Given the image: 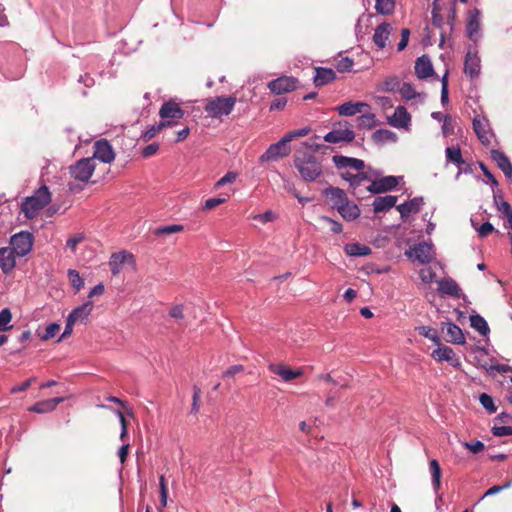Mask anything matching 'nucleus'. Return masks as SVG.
<instances>
[{"label": "nucleus", "instance_id": "obj_31", "mask_svg": "<svg viewBox=\"0 0 512 512\" xmlns=\"http://www.w3.org/2000/svg\"><path fill=\"white\" fill-rule=\"evenodd\" d=\"M464 72L471 78L480 73V59L476 54L468 52L465 57Z\"/></svg>", "mask_w": 512, "mask_h": 512}, {"label": "nucleus", "instance_id": "obj_10", "mask_svg": "<svg viewBox=\"0 0 512 512\" xmlns=\"http://www.w3.org/2000/svg\"><path fill=\"white\" fill-rule=\"evenodd\" d=\"M355 139V133L345 122V128L334 129L324 136V140L329 143L352 142Z\"/></svg>", "mask_w": 512, "mask_h": 512}, {"label": "nucleus", "instance_id": "obj_12", "mask_svg": "<svg viewBox=\"0 0 512 512\" xmlns=\"http://www.w3.org/2000/svg\"><path fill=\"white\" fill-rule=\"evenodd\" d=\"M92 158L94 160L99 159L104 163H111L114 160V151L107 140H99L95 143L94 154Z\"/></svg>", "mask_w": 512, "mask_h": 512}, {"label": "nucleus", "instance_id": "obj_27", "mask_svg": "<svg viewBox=\"0 0 512 512\" xmlns=\"http://www.w3.org/2000/svg\"><path fill=\"white\" fill-rule=\"evenodd\" d=\"M423 204L421 198H414L403 204L396 206V209L401 215L402 219H407L411 214H416L420 211L421 205Z\"/></svg>", "mask_w": 512, "mask_h": 512}, {"label": "nucleus", "instance_id": "obj_11", "mask_svg": "<svg viewBox=\"0 0 512 512\" xmlns=\"http://www.w3.org/2000/svg\"><path fill=\"white\" fill-rule=\"evenodd\" d=\"M268 369L271 373L280 376L285 382L292 381L303 374L301 369L292 370L283 363H271Z\"/></svg>", "mask_w": 512, "mask_h": 512}, {"label": "nucleus", "instance_id": "obj_51", "mask_svg": "<svg viewBox=\"0 0 512 512\" xmlns=\"http://www.w3.org/2000/svg\"><path fill=\"white\" fill-rule=\"evenodd\" d=\"M159 487H160V503L163 507L167 505L168 499V487L166 484V479L163 475L159 478Z\"/></svg>", "mask_w": 512, "mask_h": 512}, {"label": "nucleus", "instance_id": "obj_5", "mask_svg": "<svg viewBox=\"0 0 512 512\" xmlns=\"http://www.w3.org/2000/svg\"><path fill=\"white\" fill-rule=\"evenodd\" d=\"M95 169V160L93 158H83L71 165L70 175L77 181L88 182Z\"/></svg>", "mask_w": 512, "mask_h": 512}, {"label": "nucleus", "instance_id": "obj_32", "mask_svg": "<svg viewBox=\"0 0 512 512\" xmlns=\"http://www.w3.org/2000/svg\"><path fill=\"white\" fill-rule=\"evenodd\" d=\"M369 105L365 102H346L337 107L339 115L342 116H353L357 113L363 112L364 108H368Z\"/></svg>", "mask_w": 512, "mask_h": 512}, {"label": "nucleus", "instance_id": "obj_42", "mask_svg": "<svg viewBox=\"0 0 512 512\" xmlns=\"http://www.w3.org/2000/svg\"><path fill=\"white\" fill-rule=\"evenodd\" d=\"M358 127L363 129H371L376 125V117L373 113H364L357 119Z\"/></svg>", "mask_w": 512, "mask_h": 512}, {"label": "nucleus", "instance_id": "obj_45", "mask_svg": "<svg viewBox=\"0 0 512 512\" xmlns=\"http://www.w3.org/2000/svg\"><path fill=\"white\" fill-rule=\"evenodd\" d=\"M184 227L182 225H169V226H163L159 227L155 230L156 235H170L173 233L182 232Z\"/></svg>", "mask_w": 512, "mask_h": 512}, {"label": "nucleus", "instance_id": "obj_44", "mask_svg": "<svg viewBox=\"0 0 512 512\" xmlns=\"http://www.w3.org/2000/svg\"><path fill=\"white\" fill-rule=\"evenodd\" d=\"M479 401L481 405L489 412V413H495L497 410V407L494 405L493 398L486 394L482 393L479 397Z\"/></svg>", "mask_w": 512, "mask_h": 512}, {"label": "nucleus", "instance_id": "obj_25", "mask_svg": "<svg viewBox=\"0 0 512 512\" xmlns=\"http://www.w3.org/2000/svg\"><path fill=\"white\" fill-rule=\"evenodd\" d=\"M128 260H131L133 262V255L127 253L126 251L113 253L109 261V266L112 274L118 275L122 269L123 264Z\"/></svg>", "mask_w": 512, "mask_h": 512}, {"label": "nucleus", "instance_id": "obj_7", "mask_svg": "<svg viewBox=\"0 0 512 512\" xmlns=\"http://www.w3.org/2000/svg\"><path fill=\"white\" fill-rule=\"evenodd\" d=\"M185 115L184 110L175 101L164 102L159 110L160 122L173 121V125Z\"/></svg>", "mask_w": 512, "mask_h": 512}, {"label": "nucleus", "instance_id": "obj_52", "mask_svg": "<svg viewBox=\"0 0 512 512\" xmlns=\"http://www.w3.org/2000/svg\"><path fill=\"white\" fill-rule=\"evenodd\" d=\"M245 370L243 365H232L222 372L221 377L223 379L234 378L237 374L243 372Z\"/></svg>", "mask_w": 512, "mask_h": 512}, {"label": "nucleus", "instance_id": "obj_8", "mask_svg": "<svg viewBox=\"0 0 512 512\" xmlns=\"http://www.w3.org/2000/svg\"><path fill=\"white\" fill-rule=\"evenodd\" d=\"M297 79L290 76H281L268 83V88L274 94L281 95L296 88Z\"/></svg>", "mask_w": 512, "mask_h": 512}, {"label": "nucleus", "instance_id": "obj_17", "mask_svg": "<svg viewBox=\"0 0 512 512\" xmlns=\"http://www.w3.org/2000/svg\"><path fill=\"white\" fill-rule=\"evenodd\" d=\"M332 160L338 169L351 168L356 171H361L365 168L364 161L357 158L335 155L333 156Z\"/></svg>", "mask_w": 512, "mask_h": 512}, {"label": "nucleus", "instance_id": "obj_29", "mask_svg": "<svg viewBox=\"0 0 512 512\" xmlns=\"http://www.w3.org/2000/svg\"><path fill=\"white\" fill-rule=\"evenodd\" d=\"M480 29V11L478 9L470 10L468 13V22L466 26L467 35L471 40H475Z\"/></svg>", "mask_w": 512, "mask_h": 512}, {"label": "nucleus", "instance_id": "obj_30", "mask_svg": "<svg viewBox=\"0 0 512 512\" xmlns=\"http://www.w3.org/2000/svg\"><path fill=\"white\" fill-rule=\"evenodd\" d=\"M92 310L93 303L91 301H87L81 306H78L75 309H73L72 312L69 314L68 318L71 320V322H74L75 324L78 322H83L91 314Z\"/></svg>", "mask_w": 512, "mask_h": 512}, {"label": "nucleus", "instance_id": "obj_47", "mask_svg": "<svg viewBox=\"0 0 512 512\" xmlns=\"http://www.w3.org/2000/svg\"><path fill=\"white\" fill-rule=\"evenodd\" d=\"M400 85L399 79L396 76L387 77L382 83V90L385 92H392Z\"/></svg>", "mask_w": 512, "mask_h": 512}, {"label": "nucleus", "instance_id": "obj_57", "mask_svg": "<svg viewBox=\"0 0 512 512\" xmlns=\"http://www.w3.org/2000/svg\"><path fill=\"white\" fill-rule=\"evenodd\" d=\"M193 390H194V392H193V403H192V407H191V413L197 414L199 411V408H200L199 402H200L201 390L197 386H194Z\"/></svg>", "mask_w": 512, "mask_h": 512}, {"label": "nucleus", "instance_id": "obj_53", "mask_svg": "<svg viewBox=\"0 0 512 512\" xmlns=\"http://www.w3.org/2000/svg\"><path fill=\"white\" fill-rule=\"evenodd\" d=\"M169 316L177 321L184 319V306L181 304L174 305L169 310Z\"/></svg>", "mask_w": 512, "mask_h": 512}, {"label": "nucleus", "instance_id": "obj_60", "mask_svg": "<svg viewBox=\"0 0 512 512\" xmlns=\"http://www.w3.org/2000/svg\"><path fill=\"white\" fill-rule=\"evenodd\" d=\"M409 37H410V30L408 28H403L401 30V40L397 46L398 51H403L407 47L408 42H409Z\"/></svg>", "mask_w": 512, "mask_h": 512}, {"label": "nucleus", "instance_id": "obj_37", "mask_svg": "<svg viewBox=\"0 0 512 512\" xmlns=\"http://www.w3.org/2000/svg\"><path fill=\"white\" fill-rule=\"evenodd\" d=\"M345 252L349 256H353V257L367 256L371 253V249H370V247H368L366 245H362L359 243H352V244H347L345 246Z\"/></svg>", "mask_w": 512, "mask_h": 512}, {"label": "nucleus", "instance_id": "obj_18", "mask_svg": "<svg viewBox=\"0 0 512 512\" xmlns=\"http://www.w3.org/2000/svg\"><path fill=\"white\" fill-rule=\"evenodd\" d=\"M438 291L442 295L459 298L462 294L461 288L452 278H442L438 281Z\"/></svg>", "mask_w": 512, "mask_h": 512}, {"label": "nucleus", "instance_id": "obj_13", "mask_svg": "<svg viewBox=\"0 0 512 512\" xmlns=\"http://www.w3.org/2000/svg\"><path fill=\"white\" fill-rule=\"evenodd\" d=\"M392 31L393 27L387 22H383L376 27L372 40L378 49L382 50L387 46Z\"/></svg>", "mask_w": 512, "mask_h": 512}, {"label": "nucleus", "instance_id": "obj_19", "mask_svg": "<svg viewBox=\"0 0 512 512\" xmlns=\"http://www.w3.org/2000/svg\"><path fill=\"white\" fill-rule=\"evenodd\" d=\"M323 194L329 198L332 208L337 211L348 200L345 191L337 187H328L323 191Z\"/></svg>", "mask_w": 512, "mask_h": 512}, {"label": "nucleus", "instance_id": "obj_1", "mask_svg": "<svg viewBox=\"0 0 512 512\" xmlns=\"http://www.w3.org/2000/svg\"><path fill=\"white\" fill-rule=\"evenodd\" d=\"M310 128L305 127L286 133L277 143L271 144L266 152L259 158L260 163L278 161L291 153L289 143L298 137L308 135Z\"/></svg>", "mask_w": 512, "mask_h": 512}, {"label": "nucleus", "instance_id": "obj_26", "mask_svg": "<svg viewBox=\"0 0 512 512\" xmlns=\"http://www.w3.org/2000/svg\"><path fill=\"white\" fill-rule=\"evenodd\" d=\"M491 158L497 163L505 176L510 179L512 177V163L509 158L502 151L496 149L491 151Z\"/></svg>", "mask_w": 512, "mask_h": 512}, {"label": "nucleus", "instance_id": "obj_64", "mask_svg": "<svg viewBox=\"0 0 512 512\" xmlns=\"http://www.w3.org/2000/svg\"><path fill=\"white\" fill-rule=\"evenodd\" d=\"M436 276V273L431 268L422 269L420 271V278L424 283H430Z\"/></svg>", "mask_w": 512, "mask_h": 512}, {"label": "nucleus", "instance_id": "obj_4", "mask_svg": "<svg viewBox=\"0 0 512 512\" xmlns=\"http://www.w3.org/2000/svg\"><path fill=\"white\" fill-rule=\"evenodd\" d=\"M236 104V97L228 96V97H215L211 99H207L206 104L204 106L205 111L209 116L213 118H219L224 115H229L234 106Z\"/></svg>", "mask_w": 512, "mask_h": 512}, {"label": "nucleus", "instance_id": "obj_23", "mask_svg": "<svg viewBox=\"0 0 512 512\" xmlns=\"http://www.w3.org/2000/svg\"><path fill=\"white\" fill-rule=\"evenodd\" d=\"M410 121L411 116L403 106H398L389 118V124L396 128H406Z\"/></svg>", "mask_w": 512, "mask_h": 512}, {"label": "nucleus", "instance_id": "obj_50", "mask_svg": "<svg viewBox=\"0 0 512 512\" xmlns=\"http://www.w3.org/2000/svg\"><path fill=\"white\" fill-rule=\"evenodd\" d=\"M399 92L401 96L407 100H411L416 97V91L410 83H403L399 88Z\"/></svg>", "mask_w": 512, "mask_h": 512}, {"label": "nucleus", "instance_id": "obj_55", "mask_svg": "<svg viewBox=\"0 0 512 512\" xmlns=\"http://www.w3.org/2000/svg\"><path fill=\"white\" fill-rule=\"evenodd\" d=\"M60 330V325L57 323H52L46 327L45 334L42 336L43 340H49L56 336V334Z\"/></svg>", "mask_w": 512, "mask_h": 512}, {"label": "nucleus", "instance_id": "obj_38", "mask_svg": "<svg viewBox=\"0 0 512 512\" xmlns=\"http://www.w3.org/2000/svg\"><path fill=\"white\" fill-rule=\"evenodd\" d=\"M429 468L432 474V482L433 486L436 490H438L441 486V468L440 464L436 459H433L429 462Z\"/></svg>", "mask_w": 512, "mask_h": 512}, {"label": "nucleus", "instance_id": "obj_59", "mask_svg": "<svg viewBox=\"0 0 512 512\" xmlns=\"http://www.w3.org/2000/svg\"><path fill=\"white\" fill-rule=\"evenodd\" d=\"M492 433L494 436H497V437L512 435V427L511 426H494L492 428Z\"/></svg>", "mask_w": 512, "mask_h": 512}, {"label": "nucleus", "instance_id": "obj_46", "mask_svg": "<svg viewBox=\"0 0 512 512\" xmlns=\"http://www.w3.org/2000/svg\"><path fill=\"white\" fill-rule=\"evenodd\" d=\"M393 137L394 133L386 129L377 130L372 135L373 141L377 143L391 140Z\"/></svg>", "mask_w": 512, "mask_h": 512}, {"label": "nucleus", "instance_id": "obj_14", "mask_svg": "<svg viewBox=\"0 0 512 512\" xmlns=\"http://www.w3.org/2000/svg\"><path fill=\"white\" fill-rule=\"evenodd\" d=\"M473 129L483 145L490 144L489 123L485 117L475 116L473 119Z\"/></svg>", "mask_w": 512, "mask_h": 512}, {"label": "nucleus", "instance_id": "obj_15", "mask_svg": "<svg viewBox=\"0 0 512 512\" xmlns=\"http://www.w3.org/2000/svg\"><path fill=\"white\" fill-rule=\"evenodd\" d=\"M16 256L10 247L0 248V269L4 274H9L15 268Z\"/></svg>", "mask_w": 512, "mask_h": 512}, {"label": "nucleus", "instance_id": "obj_2", "mask_svg": "<svg viewBox=\"0 0 512 512\" xmlns=\"http://www.w3.org/2000/svg\"><path fill=\"white\" fill-rule=\"evenodd\" d=\"M294 165L302 179L307 182L315 181L322 174V165L311 153L296 152Z\"/></svg>", "mask_w": 512, "mask_h": 512}, {"label": "nucleus", "instance_id": "obj_3", "mask_svg": "<svg viewBox=\"0 0 512 512\" xmlns=\"http://www.w3.org/2000/svg\"><path fill=\"white\" fill-rule=\"evenodd\" d=\"M51 202V193L47 186H41L35 193L27 197L21 205V211L28 219H33L39 211Z\"/></svg>", "mask_w": 512, "mask_h": 512}, {"label": "nucleus", "instance_id": "obj_36", "mask_svg": "<svg viewBox=\"0 0 512 512\" xmlns=\"http://www.w3.org/2000/svg\"><path fill=\"white\" fill-rule=\"evenodd\" d=\"M470 325L483 336H486L490 332L486 320L479 314L470 316Z\"/></svg>", "mask_w": 512, "mask_h": 512}, {"label": "nucleus", "instance_id": "obj_21", "mask_svg": "<svg viewBox=\"0 0 512 512\" xmlns=\"http://www.w3.org/2000/svg\"><path fill=\"white\" fill-rule=\"evenodd\" d=\"M413 252L416 260L422 264H428L434 259V252L432 245L421 242L414 246Z\"/></svg>", "mask_w": 512, "mask_h": 512}, {"label": "nucleus", "instance_id": "obj_48", "mask_svg": "<svg viewBox=\"0 0 512 512\" xmlns=\"http://www.w3.org/2000/svg\"><path fill=\"white\" fill-rule=\"evenodd\" d=\"M69 281L71 285L79 291L84 286V281L80 277L79 273L76 270L68 271Z\"/></svg>", "mask_w": 512, "mask_h": 512}, {"label": "nucleus", "instance_id": "obj_56", "mask_svg": "<svg viewBox=\"0 0 512 512\" xmlns=\"http://www.w3.org/2000/svg\"><path fill=\"white\" fill-rule=\"evenodd\" d=\"M369 177L367 175V173L363 172L362 170L361 171H358L357 174H354V176L352 177V181H353V184H352V188L353 189H356L357 187H359L363 182L365 181H369Z\"/></svg>", "mask_w": 512, "mask_h": 512}, {"label": "nucleus", "instance_id": "obj_62", "mask_svg": "<svg viewBox=\"0 0 512 512\" xmlns=\"http://www.w3.org/2000/svg\"><path fill=\"white\" fill-rule=\"evenodd\" d=\"M35 380H36L35 377H31V378L27 379L26 381H24L22 384L16 385V386L12 387L10 392L12 394H15V393H18V392H24V391H26L31 386V384Z\"/></svg>", "mask_w": 512, "mask_h": 512}, {"label": "nucleus", "instance_id": "obj_33", "mask_svg": "<svg viewBox=\"0 0 512 512\" xmlns=\"http://www.w3.org/2000/svg\"><path fill=\"white\" fill-rule=\"evenodd\" d=\"M335 78L336 73L334 70L322 67L315 68L314 84L317 87L324 86L332 82Z\"/></svg>", "mask_w": 512, "mask_h": 512}, {"label": "nucleus", "instance_id": "obj_39", "mask_svg": "<svg viewBox=\"0 0 512 512\" xmlns=\"http://www.w3.org/2000/svg\"><path fill=\"white\" fill-rule=\"evenodd\" d=\"M375 9L379 14L390 15L395 10V0H375Z\"/></svg>", "mask_w": 512, "mask_h": 512}, {"label": "nucleus", "instance_id": "obj_49", "mask_svg": "<svg viewBox=\"0 0 512 512\" xmlns=\"http://www.w3.org/2000/svg\"><path fill=\"white\" fill-rule=\"evenodd\" d=\"M228 199V195L224 197L209 198L204 202L203 210H212L215 207L225 203Z\"/></svg>", "mask_w": 512, "mask_h": 512}, {"label": "nucleus", "instance_id": "obj_9", "mask_svg": "<svg viewBox=\"0 0 512 512\" xmlns=\"http://www.w3.org/2000/svg\"><path fill=\"white\" fill-rule=\"evenodd\" d=\"M398 185V178L395 176H385L374 180L367 187V191L372 194H380L394 189Z\"/></svg>", "mask_w": 512, "mask_h": 512}, {"label": "nucleus", "instance_id": "obj_54", "mask_svg": "<svg viewBox=\"0 0 512 512\" xmlns=\"http://www.w3.org/2000/svg\"><path fill=\"white\" fill-rule=\"evenodd\" d=\"M353 66V60L349 57H343L337 62V70L339 72L350 71Z\"/></svg>", "mask_w": 512, "mask_h": 512}, {"label": "nucleus", "instance_id": "obj_20", "mask_svg": "<svg viewBox=\"0 0 512 512\" xmlns=\"http://www.w3.org/2000/svg\"><path fill=\"white\" fill-rule=\"evenodd\" d=\"M64 401L63 397H56L52 399L42 400L36 402L34 405L28 408V411L39 414L52 412L56 407Z\"/></svg>", "mask_w": 512, "mask_h": 512}, {"label": "nucleus", "instance_id": "obj_16", "mask_svg": "<svg viewBox=\"0 0 512 512\" xmlns=\"http://www.w3.org/2000/svg\"><path fill=\"white\" fill-rule=\"evenodd\" d=\"M442 330L446 332L445 340L447 342L453 344L465 343V336L458 325L452 322L442 323Z\"/></svg>", "mask_w": 512, "mask_h": 512}, {"label": "nucleus", "instance_id": "obj_40", "mask_svg": "<svg viewBox=\"0 0 512 512\" xmlns=\"http://www.w3.org/2000/svg\"><path fill=\"white\" fill-rule=\"evenodd\" d=\"M418 333L425 338H428L437 345H440V337L438 331L430 326H420L417 328Z\"/></svg>", "mask_w": 512, "mask_h": 512}, {"label": "nucleus", "instance_id": "obj_63", "mask_svg": "<svg viewBox=\"0 0 512 512\" xmlns=\"http://www.w3.org/2000/svg\"><path fill=\"white\" fill-rule=\"evenodd\" d=\"M236 177H237V174H236V173H234V172H228V173H226L222 178H220V179L216 182L215 187H216V188H219V187H221V186H223V185H225V184H227V183H232V182H234V181H235Z\"/></svg>", "mask_w": 512, "mask_h": 512}, {"label": "nucleus", "instance_id": "obj_28", "mask_svg": "<svg viewBox=\"0 0 512 512\" xmlns=\"http://www.w3.org/2000/svg\"><path fill=\"white\" fill-rule=\"evenodd\" d=\"M397 199L398 197L393 195L376 197L372 204L374 212L381 213L391 209L396 206Z\"/></svg>", "mask_w": 512, "mask_h": 512}, {"label": "nucleus", "instance_id": "obj_34", "mask_svg": "<svg viewBox=\"0 0 512 512\" xmlns=\"http://www.w3.org/2000/svg\"><path fill=\"white\" fill-rule=\"evenodd\" d=\"M338 212L346 221L355 220L360 215L359 207L349 200L339 207Z\"/></svg>", "mask_w": 512, "mask_h": 512}, {"label": "nucleus", "instance_id": "obj_41", "mask_svg": "<svg viewBox=\"0 0 512 512\" xmlns=\"http://www.w3.org/2000/svg\"><path fill=\"white\" fill-rule=\"evenodd\" d=\"M446 157L447 160L461 166L465 163L462 158V153L459 147H447L446 148Z\"/></svg>", "mask_w": 512, "mask_h": 512}, {"label": "nucleus", "instance_id": "obj_24", "mask_svg": "<svg viewBox=\"0 0 512 512\" xmlns=\"http://www.w3.org/2000/svg\"><path fill=\"white\" fill-rule=\"evenodd\" d=\"M455 354H454V351L452 350V348L448 347V346H445V345H442L433 351L432 353V357L438 361V362H442V361H447V362H450L451 365L457 367L460 365V362L457 358L454 357Z\"/></svg>", "mask_w": 512, "mask_h": 512}, {"label": "nucleus", "instance_id": "obj_6", "mask_svg": "<svg viewBox=\"0 0 512 512\" xmlns=\"http://www.w3.org/2000/svg\"><path fill=\"white\" fill-rule=\"evenodd\" d=\"M33 246V235L29 232H20L11 237L10 248L18 257L27 255Z\"/></svg>", "mask_w": 512, "mask_h": 512}, {"label": "nucleus", "instance_id": "obj_58", "mask_svg": "<svg viewBox=\"0 0 512 512\" xmlns=\"http://www.w3.org/2000/svg\"><path fill=\"white\" fill-rule=\"evenodd\" d=\"M159 150V144L154 142V143H151L147 146H145L143 149H142V157L143 158H149V157H152L153 155H155Z\"/></svg>", "mask_w": 512, "mask_h": 512}, {"label": "nucleus", "instance_id": "obj_35", "mask_svg": "<svg viewBox=\"0 0 512 512\" xmlns=\"http://www.w3.org/2000/svg\"><path fill=\"white\" fill-rule=\"evenodd\" d=\"M173 121H165V122H159L156 125L151 126L149 129H147L141 136V138L147 142L150 141L152 138H154L158 133H160L164 128L173 126Z\"/></svg>", "mask_w": 512, "mask_h": 512}, {"label": "nucleus", "instance_id": "obj_43", "mask_svg": "<svg viewBox=\"0 0 512 512\" xmlns=\"http://www.w3.org/2000/svg\"><path fill=\"white\" fill-rule=\"evenodd\" d=\"M12 320V313L8 308H4L0 311V331H7L12 328L8 324Z\"/></svg>", "mask_w": 512, "mask_h": 512}, {"label": "nucleus", "instance_id": "obj_61", "mask_svg": "<svg viewBox=\"0 0 512 512\" xmlns=\"http://www.w3.org/2000/svg\"><path fill=\"white\" fill-rule=\"evenodd\" d=\"M464 446L472 453L474 454H477L481 451L484 450L485 446H484V443L482 441H475V442H472V443H469V442H465L464 443Z\"/></svg>", "mask_w": 512, "mask_h": 512}, {"label": "nucleus", "instance_id": "obj_22", "mask_svg": "<svg viewBox=\"0 0 512 512\" xmlns=\"http://www.w3.org/2000/svg\"><path fill=\"white\" fill-rule=\"evenodd\" d=\"M415 73L420 79H426L434 74L431 60L427 55H422L416 60Z\"/></svg>", "mask_w": 512, "mask_h": 512}]
</instances>
